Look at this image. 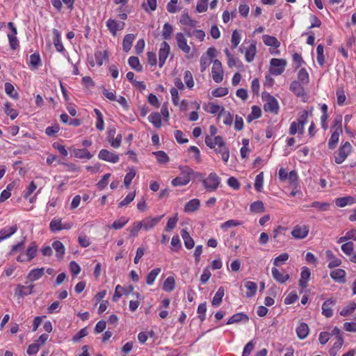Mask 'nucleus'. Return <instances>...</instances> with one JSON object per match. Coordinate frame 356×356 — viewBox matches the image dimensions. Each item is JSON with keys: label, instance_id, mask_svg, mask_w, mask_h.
Wrapping results in <instances>:
<instances>
[{"label": "nucleus", "instance_id": "38", "mask_svg": "<svg viewBox=\"0 0 356 356\" xmlns=\"http://www.w3.org/2000/svg\"><path fill=\"white\" fill-rule=\"evenodd\" d=\"M135 38V35L132 33L127 34L124 36L122 42V47L125 52H128L131 49Z\"/></svg>", "mask_w": 356, "mask_h": 356}, {"label": "nucleus", "instance_id": "36", "mask_svg": "<svg viewBox=\"0 0 356 356\" xmlns=\"http://www.w3.org/2000/svg\"><path fill=\"white\" fill-rule=\"evenodd\" d=\"M148 120L155 128H160L162 125L161 115L158 112L152 113L148 117Z\"/></svg>", "mask_w": 356, "mask_h": 356}, {"label": "nucleus", "instance_id": "49", "mask_svg": "<svg viewBox=\"0 0 356 356\" xmlns=\"http://www.w3.org/2000/svg\"><path fill=\"white\" fill-rule=\"evenodd\" d=\"M309 207L315 208L319 211H325L330 209V204L328 202L314 201L311 203Z\"/></svg>", "mask_w": 356, "mask_h": 356}, {"label": "nucleus", "instance_id": "53", "mask_svg": "<svg viewBox=\"0 0 356 356\" xmlns=\"http://www.w3.org/2000/svg\"><path fill=\"white\" fill-rule=\"evenodd\" d=\"M289 258V254L286 252L282 253L276 257L273 260V265L275 267L280 266L284 264Z\"/></svg>", "mask_w": 356, "mask_h": 356}, {"label": "nucleus", "instance_id": "32", "mask_svg": "<svg viewBox=\"0 0 356 356\" xmlns=\"http://www.w3.org/2000/svg\"><path fill=\"white\" fill-rule=\"evenodd\" d=\"M181 236L184 241V245L188 250L192 249L195 245L194 240L191 237L189 233L186 229L181 231Z\"/></svg>", "mask_w": 356, "mask_h": 356}, {"label": "nucleus", "instance_id": "12", "mask_svg": "<svg viewBox=\"0 0 356 356\" xmlns=\"http://www.w3.org/2000/svg\"><path fill=\"white\" fill-rule=\"evenodd\" d=\"M124 295L127 298H131L129 302V309L131 311H136L139 305V300L143 298L140 293H134L133 291H125Z\"/></svg>", "mask_w": 356, "mask_h": 356}, {"label": "nucleus", "instance_id": "39", "mask_svg": "<svg viewBox=\"0 0 356 356\" xmlns=\"http://www.w3.org/2000/svg\"><path fill=\"white\" fill-rule=\"evenodd\" d=\"M73 154H74V157L81 159H90L93 156V154H92L86 149H75L73 151Z\"/></svg>", "mask_w": 356, "mask_h": 356}, {"label": "nucleus", "instance_id": "15", "mask_svg": "<svg viewBox=\"0 0 356 356\" xmlns=\"http://www.w3.org/2000/svg\"><path fill=\"white\" fill-rule=\"evenodd\" d=\"M176 40L178 47L185 54H188L191 51V47L187 44V40L182 33H177L176 34Z\"/></svg>", "mask_w": 356, "mask_h": 356}, {"label": "nucleus", "instance_id": "45", "mask_svg": "<svg viewBox=\"0 0 356 356\" xmlns=\"http://www.w3.org/2000/svg\"><path fill=\"white\" fill-rule=\"evenodd\" d=\"M261 115V110L260 107L257 106H252L251 113L247 117L248 122H251L252 120L255 119H258Z\"/></svg>", "mask_w": 356, "mask_h": 356}, {"label": "nucleus", "instance_id": "54", "mask_svg": "<svg viewBox=\"0 0 356 356\" xmlns=\"http://www.w3.org/2000/svg\"><path fill=\"white\" fill-rule=\"evenodd\" d=\"M161 273V268H156L152 270L147 275L146 282L147 284L151 285L154 283L156 277Z\"/></svg>", "mask_w": 356, "mask_h": 356}, {"label": "nucleus", "instance_id": "50", "mask_svg": "<svg viewBox=\"0 0 356 356\" xmlns=\"http://www.w3.org/2000/svg\"><path fill=\"white\" fill-rule=\"evenodd\" d=\"M4 112L11 120H15L18 115L17 111L11 107V103L10 102L5 103Z\"/></svg>", "mask_w": 356, "mask_h": 356}, {"label": "nucleus", "instance_id": "16", "mask_svg": "<svg viewBox=\"0 0 356 356\" xmlns=\"http://www.w3.org/2000/svg\"><path fill=\"white\" fill-rule=\"evenodd\" d=\"M61 218H54L50 223H49V229L50 230L55 233L57 232H59L63 229H68L71 227V226L68 225H63L61 222Z\"/></svg>", "mask_w": 356, "mask_h": 356}, {"label": "nucleus", "instance_id": "64", "mask_svg": "<svg viewBox=\"0 0 356 356\" xmlns=\"http://www.w3.org/2000/svg\"><path fill=\"white\" fill-rule=\"evenodd\" d=\"M343 343V339H339L333 344V346L330 349L329 353L331 356H335L337 354V351L341 349Z\"/></svg>", "mask_w": 356, "mask_h": 356}, {"label": "nucleus", "instance_id": "28", "mask_svg": "<svg viewBox=\"0 0 356 356\" xmlns=\"http://www.w3.org/2000/svg\"><path fill=\"white\" fill-rule=\"evenodd\" d=\"M179 22L183 25H186L190 27H195L197 23V21L191 18L187 10L184 11L180 17Z\"/></svg>", "mask_w": 356, "mask_h": 356}, {"label": "nucleus", "instance_id": "17", "mask_svg": "<svg viewBox=\"0 0 356 356\" xmlns=\"http://www.w3.org/2000/svg\"><path fill=\"white\" fill-rule=\"evenodd\" d=\"M325 257L328 260L329 263L327 264V267L329 268H333L339 266L342 261L341 259L337 257L332 250H327L325 251Z\"/></svg>", "mask_w": 356, "mask_h": 356}, {"label": "nucleus", "instance_id": "44", "mask_svg": "<svg viewBox=\"0 0 356 356\" xmlns=\"http://www.w3.org/2000/svg\"><path fill=\"white\" fill-rule=\"evenodd\" d=\"M95 58L97 64L99 66H102L104 63L108 60V54L106 51H99L95 52Z\"/></svg>", "mask_w": 356, "mask_h": 356}, {"label": "nucleus", "instance_id": "11", "mask_svg": "<svg viewBox=\"0 0 356 356\" xmlns=\"http://www.w3.org/2000/svg\"><path fill=\"white\" fill-rule=\"evenodd\" d=\"M170 51V47L168 43L165 41L161 42L160 49L159 50V67H162L165 63L167 58Z\"/></svg>", "mask_w": 356, "mask_h": 356}, {"label": "nucleus", "instance_id": "51", "mask_svg": "<svg viewBox=\"0 0 356 356\" xmlns=\"http://www.w3.org/2000/svg\"><path fill=\"white\" fill-rule=\"evenodd\" d=\"M136 175V171L134 168H129V172L126 174L124 179V184L126 188H129L133 179Z\"/></svg>", "mask_w": 356, "mask_h": 356}, {"label": "nucleus", "instance_id": "48", "mask_svg": "<svg viewBox=\"0 0 356 356\" xmlns=\"http://www.w3.org/2000/svg\"><path fill=\"white\" fill-rule=\"evenodd\" d=\"M29 65L32 70H36L41 65V59L39 54H32L30 56Z\"/></svg>", "mask_w": 356, "mask_h": 356}, {"label": "nucleus", "instance_id": "8", "mask_svg": "<svg viewBox=\"0 0 356 356\" xmlns=\"http://www.w3.org/2000/svg\"><path fill=\"white\" fill-rule=\"evenodd\" d=\"M211 74L213 80L219 83L223 80V70L222 63L219 60H214L213 61V66L211 69Z\"/></svg>", "mask_w": 356, "mask_h": 356}, {"label": "nucleus", "instance_id": "58", "mask_svg": "<svg viewBox=\"0 0 356 356\" xmlns=\"http://www.w3.org/2000/svg\"><path fill=\"white\" fill-rule=\"evenodd\" d=\"M354 243L351 241H348L343 243L341 248L342 252L347 256H351L354 251Z\"/></svg>", "mask_w": 356, "mask_h": 356}, {"label": "nucleus", "instance_id": "41", "mask_svg": "<svg viewBox=\"0 0 356 356\" xmlns=\"http://www.w3.org/2000/svg\"><path fill=\"white\" fill-rule=\"evenodd\" d=\"M52 247L56 251L57 257L62 259L65 252V248L63 243L59 241H56L52 243Z\"/></svg>", "mask_w": 356, "mask_h": 356}, {"label": "nucleus", "instance_id": "31", "mask_svg": "<svg viewBox=\"0 0 356 356\" xmlns=\"http://www.w3.org/2000/svg\"><path fill=\"white\" fill-rule=\"evenodd\" d=\"M129 221V218L126 216H122L119 219L115 220L108 227L115 230L122 229Z\"/></svg>", "mask_w": 356, "mask_h": 356}, {"label": "nucleus", "instance_id": "40", "mask_svg": "<svg viewBox=\"0 0 356 356\" xmlns=\"http://www.w3.org/2000/svg\"><path fill=\"white\" fill-rule=\"evenodd\" d=\"M290 90L298 97H300L304 95V88L299 81H293L290 85Z\"/></svg>", "mask_w": 356, "mask_h": 356}, {"label": "nucleus", "instance_id": "10", "mask_svg": "<svg viewBox=\"0 0 356 356\" xmlns=\"http://www.w3.org/2000/svg\"><path fill=\"white\" fill-rule=\"evenodd\" d=\"M279 108L277 100L273 96L269 95L264 104V111L273 114H277Z\"/></svg>", "mask_w": 356, "mask_h": 356}, {"label": "nucleus", "instance_id": "4", "mask_svg": "<svg viewBox=\"0 0 356 356\" xmlns=\"http://www.w3.org/2000/svg\"><path fill=\"white\" fill-rule=\"evenodd\" d=\"M353 149L351 144L346 141L342 144L336 152L334 161L337 164H341L350 155Z\"/></svg>", "mask_w": 356, "mask_h": 356}, {"label": "nucleus", "instance_id": "56", "mask_svg": "<svg viewBox=\"0 0 356 356\" xmlns=\"http://www.w3.org/2000/svg\"><path fill=\"white\" fill-rule=\"evenodd\" d=\"M324 47L322 44H318L316 47V60L319 65L323 66L325 63V56L323 54Z\"/></svg>", "mask_w": 356, "mask_h": 356}, {"label": "nucleus", "instance_id": "7", "mask_svg": "<svg viewBox=\"0 0 356 356\" xmlns=\"http://www.w3.org/2000/svg\"><path fill=\"white\" fill-rule=\"evenodd\" d=\"M309 232V226L308 225H297L293 227L291 234L296 239H304L308 236Z\"/></svg>", "mask_w": 356, "mask_h": 356}, {"label": "nucleus", "instance_id": "59", "mask_svg": "<svg viewBox=\"0 0 356 356\" xmlns=\"http://www.w3.org/2000/svg\"><path fill=\"white\" fill-rule=\"evenodd\" d=\"M5 92L8 96L12 97L13 99H18V93L15 91V88L12 83H5Z\"/></svg>", "mask_w": 356, "mask_h": 356}, {"label": "nucleus", "instance_id": "25", "mask_svg": "<svg viewBox=\"0 0 356 356\" xmlns=\"http://www.w3.org/2000/svg\"><path fill=\"white\" fill-rule=\"evenodd\" d=\"M53 35H54V44L56 47V49L61 53L65 52V49L64 48L60 38V33L57 29H53Z\"/></svg>", "mask_w": 356, "mask_h": 356}, {"label": "nucleus", "instance_id": "26", "mask_svg": "<svg viewBox=\"0 0 356 356\" xmlns=\"http://www.w3.org/2000/svg\"><path fill=\"white\" fill-rule=\"evenodd\" d=\"M200 206V201L199 199L195 198L188 201L184 207V211L187 213L195 212L198 210Z\"/></svg>", "mask_w": 356, "mask_h": 356}, {"label": "nucleus", "instance_id": "43", "mask_svg": "<svg viewBox=\"0 0 356 356\" xmlns=\"http://www.w3.org/2000/svg\"><path fill=\"white\" fill-rule=\"evenodd\" d=\"M250 210L252 213H261L265 211L264 203L261 200L252 202L250 206Z\"/></svg>", "mask_w": 356, "mask_h": 356}, {"label": "nucleus", "instance_id": "47", "mask_svg": "<svg viewBox=\"0 0 356 356\" xmlns=\"http://www.w3.org/2000/svg\"><path fill=\"white\" fill-rule=\"evenodd\" d=\"M309 330L308 325L305 323H301L296 329L297 335L300 339H303L308 335Z\"/></svg>", "mask_w": 356, "mask_h": 356}, {"label": "nucleus", "instance_id": "19", "mask_svg": "<svg viewBox=\"0 0 356 356\" xmlns=\"http://www.w3.org/2000/svg\"><path fill=\"white\" fill-rule=\"evenodd\" d=\"M271 272L273 279L280 283H285L289 279V274L280 270L276 267L272 268Z\"/></svg>", "mask_w": 356, "mask_h": 356}, {"label": "nucleus", "instance_id": "1", "mask_svg": "<svg viewBox=\"0 0 356 356\" xmlns=\"http://www.w3.org/2000/svg\"><path fill=\"white\" fill-rule=\"evenodd\" d=\"M205 144L211 149H213L215 152L221 155L222 160L227 163L229 159V149L226 146L222 137L220 136L211 138V136L205 137Z\"/></svg>", "mask_w": 356, "mask_h": 356}, {"label": "nucleus", "instance_id": "14", "mask_svg": "<svg viewBox=\"0 0 356 356\" xmlns=\"http://www.w3.org/2000/svg\"><path fill=\"white\" fill-rule=\"evenodd\" d=\"M330 131L332 132L331 136L328 140V148L330 149H334L337 147L339 136L342 134V128L333 129L331 128Z\"/></svg>", "mask_w": 356, "mask_h": 356}, {"label": "nucleus", "instance_id": "61", "mask_svg": "<svg viewBox=\"0 0 356 356\" xmlns=\"http://www.w3.org/2000/svg\"><path fill=\"white\" fill-rule=\"evenodd\" d=\"M37 185L35 183L32 181L26 187V188L23 192V197L24 199H28L31 194L36 190Z\"/></svg>", "mask_w": 356, "mask_h": 356}, {"label": "nucleus", "instance_id": "21", "mask_svg": "<svg viewBox=\"0 0 356 356\" xmlns=\"http://www.w3.org/2000/svg\"><path fill=\"white\" fill-rule=\"evenodd\" d=\"M203 108L206 112L211 114H216L220 112L218 115L219 117L221 116L225 112V108L223 107H221L220 106L216 104L213 102L208 103V104L204 105Z\"/></svg>", "mask_w": 356, "mask_h": 356}, {"label": "nucleus", "instance_id": "57", "mask_svg": "<svg viewBox=\"0 0 356 356\" xmlns=\"http://www.w3.org/2000/svg\"><path fill=\"white\" fill-rule=\"evenodd\" d=\"M142 7L147 12L154 11L157 7V0H146V2L142 4Z\"/></svg>", "mask_w": 356, "mask_h": 356}, {"label": "nucleus", "instance_id": "13", "mask_svg": "<svg viewBox=\"0 0 356 356\" xmlns=\"http://www.w3.org/2000/svg\"><path fill=\"white\" fill-rule=\"evenodd\" d=\"M164 215L159 216L155 218H145L143 220L140 221L142 227L148 231L151 229H153L163 218Z\"/></svg>", "mask_w": 356, "mask_h": 356}, {"label": "nucleus", "instance_id": "24", "mask_svg": "<svg viewBox=\"0 0 356 356\" xmlns=\"http://www.w3.org/2000/svg\"><path fill=\"white\" fill-rule=\"evenodd\" d=\"M346 273L341 268H337L330 273V277L337 282H346Z\"/></svg>", "mask_w": 356, "mask_h": 356}, {"label": "nucleus", "instance_id": "55", "mask_svg": "<svg viewBox=\"0 0 356 356\" xmlns=\"http://www.w3.org/2000/svg\"><path fill=\"white\" fill-rule=\"evenodd\" d=\"M299 82L302 84H307L309 81V76L307 71L305 68H301L298 73Z\"/></svg>", "mask_w": 356, "mask_h": 356}, {"label": "nucleus", "instance_id": "18", "mask_svg": "<svg viewBox=\"0 0 356 356\" xmlns=\"http://www.w3.org/2000/svg\"><path fill=\"white\" fill-rule=\"evenodd\" d=\"M257 42L252 40L251 44L246 48L245 51V60L248 63H251L257 54Z\"/></svg>", "mask_w": 356, "mask_h": 356}, {"label": "nucleus", "instance_id": "9", "mask_svg": "<svg viewBox=\"0 0 356 356\" xmlns=\"http://www.w3.org/2000/svg\"><path fill=\"white\" fill-rule=\"evenodd\" d=\"M98 158L100 160L110 162L112 163H116L120 160V157L118 154L113 152H110L106 149H102L99 151Z\"/></svg>", "mask_w": 356, "mask_h": 356}, {"label": "nucleus", "instance_id": "34", "mask_svg": "<svg viewBox=\"0 0 356 356\" xmlns=\"http://www.w3.org/2000/svg\"><path fill=\"white\" fill-rule=\"evenodd\" d=\"M37 252L38 245L35 241H33L30 243L26 252V259H28V261H31L33 259L36 257Z\"/></svg>", "mask_w": 356, "mask_h": 356}, {"label": "nucleus", "instance_id": "2", "mask_svg": "<svg viewBox=\"0 0 356 356\" xmlns=\"http://www.w3.org/2000/svg\"><path fill=\"white\" fill-rule=\"evenodd\" d=\"M308 111H303L298 113L297 121H293L289 127V133L290 135H303L305 133V125L308 122Z\"/></svg>", "mask_w": 356, "mask_h": 356}, {"label": "nucleus", "instance_id": "35", "mask_svg": "<svg viewBox=\"0 0 356 356\" xmlns=\"http://www.w3.org/2000/svg\"><path fill=\"white\" fill-rule=\"evenodd\" d=\"M249 321V317L244 313H238L234 314L227 322V324H233L237 323L241 321L248 322Z\"/></svg>", "mask_w": 356, "mask_h": 356}, {"label": "nucleus", "instance_id": "42", "mask_svg": "<svg viewBox=\"0 0 356 356\" xmlns=\"http://www.w3.org/2000/svg\"><path fill=\"white\" fill-rule=\"evenodd\" d=\"M94 112L97 118L95 127L99 131H103L104 129V121L103 115L101 113V111L97 108H95Z\"/></svg>", "mask_w": 356, "mask_h": 356}, {"label": "nucleus", "instance_id": "29", "mask_svg": "<svg viewBox=\"0 0 356 356\" xmlns=\"http://www.w3.org/2000/svg\"><path fill=\"white\" fill-rule=\"evenodd\" d=\"M264 43L268 47L278 48L280 46V42L274 36L264 35L262 36Z\"/></svg>", "mask_w": 356, "mask_h": 356}, {"label": "nucleus", "instance_id": "63", "mask_svg": "<svg viewBox=\"0 0 356 356\" xmlns=\"http://www.w3.org/2000/svg\"><path fill=\"white\" fill-rule=\"evenodd\" d=\"M241 40V34L237 30H234L232 32V39H231V43H232V47L233 49H235L237 47L238 44L240 43Z\"/></svg>", "mask_w": 356, "mask_h": 356}, {"label": "nucleus", "instance_id": "46", "mask_svg": "<svg viewBox=\"0 0 356 356\" xmlns=\"http://www.w3.org/2000/svg\"><path fill=\"white\" fill-rule=\"evenodd\" d=\"M128 63L130 67L136 70V72L143 71V66L140 63V60L136 56H131L129 58Z\"/></svg>", "mask_w": 356, "mask_h": 356}, {"label": "nucleus", "instance_id": "22", "mask_svg": "<svg viewBox=\"0 0 356 356\" xmlns=\"http://www.w3.org/2000/svg\"><path fill=\"white\" fill-rule=\"evenodd\" d=\"M311 272L309 268L304 266L301 268L300 278L299 280L300 286L304 289L307 286L309 280Z\"/></svg>", "mask_w": 356, "mask_h": 356}, {"label": "nucleus", "instance_id": "62", "mask_svg": "<svg viewBox=\"0 0 356 356\" xmlns=\"http://www.w3.org/2000/svg\"><path fill=\"white\" fill-rule=\"evenodd\" d=\"M154 154H155L157 161L160 163L165 164L169 161L168 156L163 151L154 152Z\"/></svg>", "mask_w": 356, "mask_h": 356}, {"label": "nucleus", "instance_id": "3", "mask_svg": "<svg viewBox=\"0 0 356 356\" xmlns=\"http://www.w3.org/2000/svg\"><path fill=\"white\" fill-rule=\"evenodd\" d=\"M221 178L216 173L211 172L208 177L202 180V184L207 191H216L220 186Z\"/></svg>", "mask_w": 356, "mask_h": 356}, {"label": "nucleus", "instance_id": "33", "mask_svg": "<svg viewBox=\"0 0 356 356\" xmlns=\"http://www.w3.org/2000/svg\"><path fill=\"white\" fill-rule=\"evenodd\" d=\"M287 228L283 226H277L273 231V238L275 243H280L282 236H285Z\"/></svg>", "mask_w": 356, "mask_h": 356}, {"label": "nucleus", "instance_id": "30", "mask_svg": "<svg viewBox=\"0 0 356 356\" xmlns=\"http://www.w3.org/2000/svg\"><path fill=\"white\" fill-rule=\"evenodd\" d=\"M355 203V198L353 196L338 197L335 200V204L338 207H344Z\"/></svg>", "mask_w": 356, "mask_h": 356}, {"label": "nucleus", "instance_id": "20", "mask_svg": "<svg viewBox=\"0 0 356 356\" xmlns=\"http://www.w3.org/2000/svg\"><path fill=\"white\" fill-rule=\"evenodd\" d=\"M181 171V177H186V180L191 181V178L193 175H197L198 177H202V174L199 172H195L191 168L187 165H181L179 167Z\"/></svg>", "mask_w": 356, "mask_h": 356}, {"label": "nucleus", "instance_id": "60", "mask_svg": "<svg viewBox=\"0 0 356 356\" xmlns=\"http://www.w3.org/2000/svg\"><path fill=\"white\" fill-rule=\"evenodd\" d=\"M143 228L140 222H134L131 226L128 229L130 236L136 237L138 234L140 229Z\"/></svg>", "mask_w": 356, "mask_h": 356}, {"label": "nucleus", "instance_id": "52", "mask_svg": "<svg viewBox=\"0 0 356 356\" xmlns=\"http://www.w3.org/2000/svg\"><path fill=\"white\" fill-rule=\"evenodd\" d=\"M173 32V27L169 23H165L163 26L162 36L165 40H170Z\"/></svg>", "mask_w": 356, "mask_h": 356}, {"label": "nucleus", "instance_id": "37", "mask_svg": "<svg viewBox=\"0 0 356 356\" xmlns=\"http://www.w3.org/2000/svg\"><path fill=\"white\" fill-rule=\"evenodd\" d=\"M334 302V300L332 299H329L324 302L322 305V313L325 316L330 318L332 316L333 313L331 309V306L333 305Z\"/></svg>", "mask_w": 356, "mask_h": 356}, {"label": "nucleus", "instance_id": "27", "mask_svg": "<svg viewBox=\"0 0 356 356\" xmlns=\"http://www.w3.org/2000/svg\"><path fill=\"white\" fill-rule=\"evenodd\" d=\"M44 268H37L32 269L28 274V279L30 281H35L40 279L44 274Z\"/></svg>", "mask_w": 356, "mask_h": 356}, {"label": "nucleus", "instance_id": "23", "mask_svg": "<svg viewBox=\"0 0 356 356\" xmlns=\"http://www.w3.org/2000/svg\"><path fill=\"white\" fill-rule=\"evenodd\" d=\"M17 231V225L11 227H5L0 230V242L8 238Z\"/></svg>", "mask_w": 356, "mask_h": 356}, {"label": "nucleus", "instance_id": "5", "mask_svg": "<svg viewBox=\"0 0 356 356\" xmlns=\"http://www.w3.org/2000/svg\"><path fill=\"white\" fill-rule=\"evenodd\" d=\"M270 74L277 76L281 74L284 71L285 67L286 65V62L284 59L272 58L270 61Z\"/></svg>", "mask_w": 356, "mask_h": 356}, {"label": "nucleus", "instance_id": "6", "mask_svg": "<svg viewBox=\"0 0 356 356\" xmlns=\"http://www.w3.org/2000/svg\"><path fill=\"white\" fill-rule=\"evenodd\" d=\"M106 26L111 34L115 37L117 35L118 31L124 29L125 23L122 21L109 18L106 22Z\"/></svg>", "mask_w": 356, "mask_h": 356}]
</instances>
